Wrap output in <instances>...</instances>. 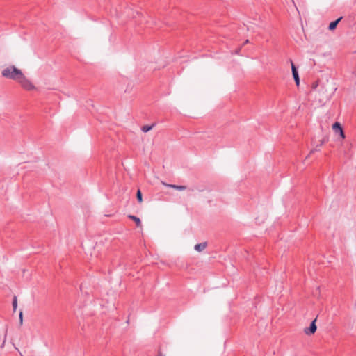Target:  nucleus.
<instances>
[{
    "label": "nucleus",
    "instance_id": "nucleus-1",
    "mask_svg": "<svg viewBox=\"0 0 356 356\" xmlns=\"http://www.w3.org/2000/svg\"><path fill=\"white\" fill-rule=\"evenodd\" d=\"M2 76L5 78L17 81L19 79V76L22 75L21 70L17 68L14 65H10L2 70Z\"/></svg>",
    "mask_w": 356,
    "mask_h": 356
},
{
    "label": "nucleus",
    "instance_id": "nucleus-2",
    "mask_svg": "<svg viewBox=\"0 0 356 356\" xmlns=\"http://www.w3.org/2000/svg\"><path fill=\"white\" fill-rule=\"evenodd\" d=\"M17 82L21 85V86L26 90H31L35 88V86L29 80L24 74L22 73V75L19 76V79L17 80Z\"/></svg>",
    "mask_w": 356,
    "mask_h": 356
},
{
    "label": "nucleus",
    "instance_id": "nucleus-3",
    "mask_svg": "<svg viewBox=\"0 0 356 356\" xmlns=\"http://www.w3.org/2000/svg\"><path fill=\"white\" fill-rule=\"evenodd\" d=\"M332 129L336 134H339L341 138H345V134L343 131L342 127L341 124L338 122H336L332 125Z\"/></svg>",
    "mask_w": 356,
    "mask_h": 356
},
{
    "label": "nucleus",
    "instance_id": "nucleus-4",
    "mask_svg": "<svg viewBox=\"0 0 356 356\" xmlns=\"http://www.w3.org/2000/svg\"><path fill=\"white\" fill-rule=\"evenodd\" d=\"M316 318L312 321L309 327H306L304 330L305 333L307 335H311L315 333L317 327L316 325Z\"/></svg>",
    "mask_w": 356,
    "mask_h": 356
},
{
    "label": "nucleus",
    "instance_id": "nucleus-5",
    "mask_svg": "<svg viewBox=\"0 0 356 356\" xmlns=\"http://www.w3.org/2000/svg\"><path fill=\"white\" fill-rule=\"evenodd\" d=\"M291 63L292 74H293V79H294L296 86H298L300 84V78H299L298 72V70L296 67L295 65L293 64V63L291 60Z\"/></svg>",
    "mask_w": 356,
    "mask_h": 356
},
{
    "label": "nucleus",
    "instance_id": "nucleus-6",
    "mask_svg": "<svg viewBox=\"0 0 356 356\" xmlns=\"http://www.w3.org/2000/svg\"><path fill=\"white\" fill-rule=\"evenodd\" d=\"M164 185L168 187H170V188L178 190V191H184L186 189V186H182V185H175V184H164Z\"/></svg>",
    "mask_w": 356,
    "mask_h": 356
},
{
    "label": "nucleus",
    "instance_id": "nucleus-7",
    "mask_svg": "<svg viewBox=\"0 0 356 356\" xmlns=\"http://www.w3.org/2000/svg\"><path fill=\"white\" fill-rule=\"evenodd\" d=\"M207 246V242L196 244L194 247L195 250L197 252L203 251Z\"/></svg>",
    "mask_w": 356,
    "mask_h": 356
},
{
    "label": "nucleus",
    "instance_id": "nucleus-8",
    "mask_svg": "<svg viewBox=\"0 0 356 356\" xmlns=\"http://www.w3.org/2000/svg\"><path fill=\"white\" fill-rule=\"evenodd\" d=\"M341 19H342V17L338 18L335 21L332 22L329 24V26H328L329 30H330V31L334 30L336 29L337 24H339V22L341 20Z\"/></svg>",
    "mask_w": 356,
    "mask_h": 356
},
{
    "label": "nucleus",
    "instance_id": "nucleus-9",
    "mask_svg": "<svg viewBox=\"0 0 356 356\" xmlns=\"http://www.w3.org/2000/svg\"><path fill=\"white\" fill-rule=\"evenodd\" d=\"M129 218L136 222L137 227H141V221L139 218L132 215L129 216Z\"/></svg>",
    "mask_w": 356,
    "mask_h": 356
},
{
    "label": "nucleus",
    "instance_id": "nucleus-10",
    "mask_svg": "<svg viewBox=\"0 0 356 356\" xmlns=\"http://www.w3.org/2000/svg\"><path fill=\"white\" fill-rule=\"evenodd\" d=\"M155 126V124H152L151 125H144L141 128V130L144 132V133H147L149 131L152 130V128Z\"/></svg>",
    "mask_w": 356,
    "mask_h": 356
},
{
    "label": "nucleus",
    "instance_id": "nucleus-11",
    "mask_svg": "<svg viewBox=\"0 0 356 356\" xmlns=\"http://www.w3.org/2000/svg\"><path fill=\"white\" fill-rule=\"evenodd\" d=\"M136 198L139 203H141L143 202V195L140 191V190H138L136 193Z\"/></svg>",
    "mask_w": 356,
    "mask_h": 356
},
{
    "label": "nucleus",
    "instance_id": "nucleus-12",
    "mask_svg": "<svg viewBox=\"0 0 356 356\" xmlns=\"http://www.w3.org/2000/svg\"><path fill=\"white\" fill-rule=\"evenodd\" d=\"M6 332H7V329L6 328L3 329V339H2V343L0 346L1 348H3L4 346V344H5V342H6Z\"/></svg>",
    "mask_w": 356,
    "mask_h": 356
},
{
    "label": "nucleus",
    "instance_id": "nucleus-13",
    "mask_svg": "<svg viewBox=\"0 0 356 356\" xmlns=\"http://www.w3.org/2000/svg\"><path fill=\"white\" fill-rule=\"evenodd\" d=\"M17 307V297L15 296L13 298V307L14 312L16 311Z\"/></svg>",
    "mask_w": 356,
    "mask_h": 356
},
{
    "label": "nucleus",
    "instance_id": "nucleus-14",
    "mask_svg": "<svg viewBox=\"0 0 356 356\" xmlns=\"http://www.w3.org/2000/svg\"><path fill=\"white\" fill-rule=\"evenodd\" d=\"M319 147H319L318 145H316V147L314 149H312V150L310 151L309 154L306 157V159H307V158H308V157H309L312 154H313L314 152H317V151H319V150H320V149H319Z\"/></svg>",
    "mask_w": 356,
    "mask_h": 356
},
{
    "label": "nucleus",
    "instance_id": "nucleus-15",
    "mask_svg": "<svg viewBox=\"0 0 356 356\" xmlns=\"http://www.w3.org/2000/svg\"><path fill=\"white\" fill-rule=\"evenodd\" d=\"M19 322L20 324L22 325L23 322V314L22 311L19 312Z\"/></svg>",
    "mask_w": 356,
    "mask_h": 356
},
{
    "label": "nucleus",
    "instance_id": "nucleus-16",
    "mask_svg": "<svg viewBox=\"0 0 356 356\" xmlns=\"http://www.w3.org/2000/svg\"><path fill=\"white\" fill-rule=\"evenodd\" d=\"M324 143V140H322L319 145H318L319 147H321Z\"/></svg>",
    "mask_w": 356,
    "mask_h": 356
},
{
    "label": "nucleus",
    "instance_id": "nucleus-17",
    "mask_svg": "<svg viewBox=\"0 0 356 356\" xmlns=\"http://www.w3.org/2000/svg\"><path fill=\"white\" fill-rule=\"evenodd\" d=\"M316 87H317V83L314 84L312 86L313 88H316Z\"/></svg>",
    "mask_w": 356,
    "mask_h": 356
},
{
    "label": "nucleus",
    "instance_id": "nucleus-18",
    "mask_svg": "<svg viewBox=\"0 0 356 356\" xmlns=\"http://www.w3.org/2000/svg\"><path fill=\"white\" fill-rule=\"evenodd\" d=\"M248 42H249V40H246L245 41V42H244V44H248Z\"/></svg>",
    "mask_w": 356,
    "mask_h": 356
},
{
    "label": "nucleus",
    "instance_id": "nucleus-19",
    "mask_svg": "<svg viewBox=\"0 0 356 356\" xmlns=\"http://www.w3.org/2000/svg\"><path fill=\"white\" fill-rule=\"evenodd\" d=\"M158 356H163V355H162V353L161 352H159Z\"/></svg>",
    "mask_w": 356,
    "mask_h": 356
},
{
    "label": "nucleus",
    "instance_id": "nucleus-20",
    "mask_svg": "<svg viewBox=\"0 0 356 356\" xmlns=\"http://www.w3.org/2000/svg\"><path fill=\"white\" fill-rule=\"evenodd\" d=\"M251 29H252L251 26H248V28H247L248 30H250Z\"/></svg>",
    "mask_w": 356,
    "mask_h": 356
},
{
    "label": "nucleus",
    "instance_id": "nucleus-21",
    "mask_svg": "<svg viewBox=\"0 0 356 356\" xmlns=\"http://www.w3.org/2000/svg\"><path fill=\"white\" fill-rule=\"evenodd\" d=\"M238 52H239V49L236 51V54H238Z\"/></svg>",
    "mask_w": 356,
    "mask_h": 356
}]
</instances>
